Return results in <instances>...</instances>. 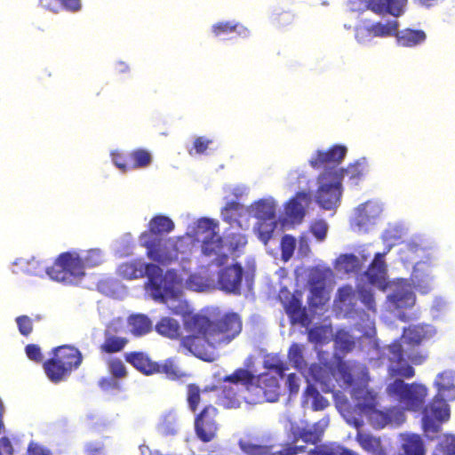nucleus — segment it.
Listing matches in <instances>:
<instances>
[{
  "label": "nucleus",
  "instance_id": "obj_38",
  "mask_svg": "<svg viewBox=\"0 0 455 455\" xmlns=\"http://www.w3.org/2000/svg\"><path fill=\"white\" fill-rule=\"evenodd\" d=\"M388 299L396 308L411 307L415 304V296L409 290H395L388 296Z\"/></svg>",
  "mask_w": 455,
  "mask_h": 455
},
{
  "label": "nucleus",
  "instance_id": "obj_12",
  "mask_svg": "<svg viewBox=\"0 0 455 455\" xmlns=\"http://www.w3.org/2000/svg\"><path fill=\"white\" fill-rule=\"evenodd\" d=\"M446 398L435 395L422 410L425 434L431 439L441 430V425L450 419V406Z\"/></svg>",
  "mask_w": 455,
  "mask_h": 455
},
{
  "label": "nucleus",
  "instance_id": "obj_24",
  "mask_svg": "<svg viewBox=\"0 0 455 455\" xmlns=\"http://www.w3.org/2000/svg\"><path fill=\"white\" fill-rule=\"evenodd\" d=\"M437 395L449 401L455 400V372L445 370L439 373L434 382Z\"/></svg>",
  "mask_w": 455,
  "mask_h": 455
},
{
  "label": "nucleus",
  "instance_id": "obj_10",
  "mask_svg": "<svg viewBox=\"0 0 455 455\" xmlns=\"http://www.w3.org/2000/svg\"><path fill=\"white\" fill-rule=\"evenodd\" d=\"M339 386L344 388L358 387L367 385L370 380L369 371L365 364L354 361L344 360L338 356L334 367L330 368Z\"/></svg>",
  "mask_w": 455,
  "mask_h": 455
},
{
  "label": "nucleus",
  "instance_id": "obj_1",
  "mask_svg": "<svg viewBox=\"0 0 455 455\" xmlns=\"http://www.w3.org/2000/svg\"><path fill=\"white\" fill-rule=\"evenodd\" d=\"M186 335L180 345L190 354L204 362L215 360L214 350L229 345L242 332L243 321L235 312L216 317L195 314L183 321Z\"/></svg>",
  "mask_w": 455,
  "mask_h": 455
},
{
  "label": "nucleus",
  "instance_id": "obj_47",
  "mask_svg": "<svg viewBox=\"0 0 455 455\" xmlns=\"http://www.w3.org/2000/svg\"><path fill=\"white\" fill-rule=\"evenodd\" d=\"M307 455H357L355 452L340 445L327 446L321 445L315 446L312 449Z\"/></svg>",
  "mask_w": 455,
  "mask_h": 455
},
{
  "label": "nucleus",
  "instance_id": "obj_57",
  "mask_svg": "<svg viewBox=\"0 0 455 455\" xmlns=\"http://www.w3.org/2000/svg\"><path fill=\"white\" fill-rule=\"evenodd\" d=\"M114 164L123 172L130 171V155L129 152L123 154L120 152H113L111 154Z\"/></svg>",
  "mask_w": 455,
  "mask_h": 455
},
{
  "label": "nucleus",
  "instance_id": "obj_26",
  "mask_svg": "<svg viewBox=\"0 0 455 455\" xmlns=\"http://www.w3.org/2000/svg\"><path fill=\"white\" fill-rule=\"evenodd\" d=\"M397 45L411 48L424 43L427 39L426 33L421 29L397 28L395 36Z\"/></svg>",
  "mask_w": 455,
  "mask_h": 455
},
{
  "label": "nucleus",
  "instance_id": "obj_23",
  "mask_svg": "<svg viewBox=\"0 0 455 455\" xmlns=\"http://www.w3.org/2000/svg\"><path fill=\"white\" fill-rule=\"evenodd\" d=\"M124 360L145 375L156 374L157 371L156 362L152 361L146 353L140 351L125 353Z\"/></svg>",
  "mask_w": 455,
  "mask_h": 455
},
{
  "label": "nucleus",
  "instance_id": "obj_4",
  "mask_svg": "<svg viewBox=\"0 0 455 455\" xmlns=\"http://www.w3.org/2000/svg\"><path fill=\"white\" fill-rule=\"evenodd\" d=\"M202 394L203 390L197 384L187 385L186 400L189 411L195 413V434L202 443H210L217 438L220 428V411L213 404H205L199 409L203 402Z\"/></svg>",
  "mask_w": 455,
  "mask_h": 455
},
{
  "label": "nucleus",
  "instance_id": "obj_20",
  "mask_svg": "<svg viewBox=\"0 0 455 455\" xmlns=\"http://www.w3.org/2000/svg\"><path fill=\"white\" fill-rule=\"evenodd\" d=\"M311 197L307 192H297L285 205V214L292 223H300L306 215V207Z\"/></svg>",
  "mask_w": 455,
  "mask_h": 455
},
{
  "label": "nucleus",
  "instance_id": "obj_43",
  "mask_svg": "<svg viewBox=\"0 0 455 455\" xmlns=\"http://www.w3.org/2000/svg\"><path fill=\"white\" fill-rule=\"evenodd\" d=\"M288 359L292 366L299 371L307 369V363L303 355V346L298 343H293L290 346L288 350Z\"/></svg>",
  "mask_w": 455,
  "mask_h": 455
},
{
  "label": "nucleus",
  "instance_id": "obj_41",
  "mask_svg": "<svg viewBox=\"0 0 455 455\" xmlns=\"http://www.w3.org/2000/svg\"><path fill=\"white\" fill-rule=\"evenodd\" d=\"M156 329L163 336L176 339L180 336V324L177 320L171 317H163L156 323Z\"/></svg>",
  "mask_w": 455,
  "mask_h": 455
},
{
  "label": "nucleus",
  "instance_id": "obj_64",
  "mask_svg": "<svg viewBox=\"0 0 455 455\" xmlns=\"http://www.w3.org/2000/svg\"><path fill=\"white\" fill-rule=\"evenodd\" d=\"M212 142V140H209L206 137H197L194 140L192 149H190L188 152L190 155H193V150H195L196 154H204Z\"/></svg>",
  "mask_w": 455,
  "mask_h": 455
},
{
  "label": "nucleus",
  "instance_id": "obj_35",
  "mask_svg": "<svg viewBox=\"0 0 455 455\" xmlns=\"http://www.w3.org/2000/svg\"><path fill=\"white\" fill-rule=\"evenodd\" d=\"M156 373H164L171 380H179L188 376L176 363L173 358H168L162 363H156Z\"/></svg>",
  "mask_w": 455,
  "mask_h": 455
},
{
  "label": "nucleus",
  "instance_id": "obj_30",
  "mask_svg": "<svg viewBox=\"0 0 455 455\" xmlns=\"http://www.w3.org/2000/svg\"><path fill=\"white\" fill-rule=\"evenodd\" d=\"M302 398V404L305 406L310 403L314 411H322L329 405L328 400L324 398L312 384L307 386L303 392Z\"/></svg>",
  "mask_w": 455,
  "mask_h": 455
},
{
  "label": "nucleus",
  "instance_id": "obj_16",
  "mask_svg": "<svg viewBox=\"0 0 455 455\" xmlns=\"http://www.w3.org/2000/svg\"><path fill=\"white\" fill-rule=\"evenodd\" d=\"M239 446L247 455H298L305 451V446L291 445L289 443L282 444L279 451H273L274 445H261L247 440H240Z\"/></svg>",
  "mask_w": 455,
  "mask_h": 455
},
{
  "label": "nucleus",
  "instance_id": "obj_18",
  "mask_svg": "<svg viewBox=\"0 0 455 455\" xmlns=\"http://www.w3.org/2000/svg\"><path fill=\"white\" fill-rule=\"evenodd\" d=\"M223 385L219 395V403L225 409H237L243 402L250 403L246 397H251L241 384Z\"/></svg>",
  "mask_w": 455,
  "mask_h": 455
},
{
  "label": "nucleus",
  "instance_id": "obj_27",
  "mask_svg": "<svg viewBox=\"0 0 455 455\" xmlns=\"http://www.w3.org/2000/svg\"><path fill=\"white\" fill-rule=\"evenodd\" d=\"M310 295L308 297V305L310 308H318L325 305L330 299L329 292L323 281H310Z\"/></svg>",
  "mask_w": 455,
  "mask_h": 455
},
{
  "label": "nucleus",
  "instance_id": "obj_5",
  "mask_svg": "<svg viewBox=\"0 0 455 455\" xmlns=\"http://www.w3.org/2000/svg\"><path fill=\"white\" fill-rule=\"evenodd\" d=\"M117 274L125 280L147 276L148 285L155 299H164L171 291V287L166 284L162 268L156 264L144 263L140 259L123 262L117 267Z\"/></svg>",
  "mask_w": 455,
  "mask_h": 455
},
{
  "label": "nucleus",
  "instance_id": "obj_60",
  "mask_svg": "<svg viewBox=\"0 0 455 455\" xmlns=\"http://www.w3.org/2000/svg\"><path fill=\"white\" fill-rule=\"evenodd\" d=\"M358 294L360 300L369 310L376 311L375 299L370 290L361 288L358 290Z\"/></svg>",
  "mask_w": 455,
  "mask_h": 455
},
{
  "label": "nucleus",
  "instance_id": "obj_56",
  "mask_svg": "<svg viewBox=\"0 0 455 455\" xmlns=\"http://www.w3.org/2000/svg\"><path fill=\"white\" fill-rule=\"evenodd\" d=\"M50 267L36 258H32L27 261L26 272L31 275H42L44 272L48 275Z\"/></svg>",
  "mask_w": 455,
  "mask_h": 455
},
{
  "label": "nucleus",
  "instance_id": "obj_36",
  "mask_svg": "<svg viewBox=\"0 0 455 455\" xmlns=\"http://www.w3.org/2000/svg\"><path fill=\"white\" fill-rule=\"evenodd\" d=\"M387 253V251H385L383 253H376L372 262L370 264L366 271V274L368 275L369 280L371 283H374L383 278L384 275H386L387 265L385 263L384 257Z\"/></svg>",
  "mask_w": 455,
  "mask_h": 455
},
{
  "label": "nucleus",
  "instance_id": "obj_49",
  "mask_svg": "<svg viewBox=\"0 0 455 455\" xmlns=\"http://www.w3.org/2000/svg\"><path fill=\"white\" fill-rule=\"evenodd\" d=\"M188 288L196 291H203L210 287V280L198 273L189 275L186 281Z\"/></svg>",
  "mask_w": 455,
  "mask_h": 455
},
{
  "label": "nucleus",
  "instance_id": "obj_2",
  "mask_svg": "<svg viewBox=\"0 0 455 455\" xmlns=\"http://www.w3.org/2000/svg\"><path fill=\"white\" fill-rule=\"evenodd\" d=\"M433 333L429 324H415L404 328L400 339L387 347V376L412 379L415 376L412 365H420L428 357L427 352L419 349V346L429 339Z\"/></svg>",
  "mask_w": 455,
  "mask_h": 455
},
{
  "label": "nucleus",
  "instance_id": "obj_14",
  "mask_svg": "<svg viewBox=\"0 0 455 455\" xmlns=\"http://www.w3.org/2000/svg\"><path fill=\"white\" fill-rule=\"evenodd\" d=\"M124 332V326L121 321L109 322L103 331V340L99 346L100 353L114 355L124 351L129 343V339Z\"/></svg>",
  "mask_w": 455,
  "mask_h": 455
},
{
  "label": "nucleus",
  "instance_id": "obj_53",
  "mask_svg": "<svg viewBox=\"0 0 455 455\" xmlns=\"http://www.w3.org/2000/svg\"><path fill=\"white\" fill-rule=\"evenodd\" d=\"M338 172L340 175V180L347 177L350 180L357 181L363 175V167L359 163L349 164L345 169H339Z\"/></svg>",
  "mask_w": 455,
  "mask_h": 455
},
{
  "label": "nucleus",
  "instance_id": "obj_51",
  "mask_svg": "<svg viewBox=\"0 0 455 455\" xmlns=\"http://www.w3.org/2000/svg\"><path fill=\"white\" fill-rule=\"evenodd\" d=\"M277 226L276 220H260L259 224V238L265 244L271 239Z\"/></svg>",
  "mask_w": 455,
  "mask_h": 455
},
{
  "label": "nucleus",
  "instance_id": "obj_54",
  "mask_svg": "<svg viewBox=\"0 0 455 455\" xmlns=\"http://www.w3.org/2000/svg\"><path fill=\"white\" fill-rule=\"evenodd\" d=\"M242 209L243 205L239 202H228L221 211L222 220L228 223H231L235 220V213Z\"/></svg>",
  "mask_w": 455,
  "mask_h": 455
},
{
  "label": "nucleus",
  "instance_id": "obj_9",
  "mask_svg": "<svg viewBox=\"0 0 455 455\" xmlns=\"http://www.w3.org/2000/svg\"><path fill=\"white\" fill-rule=\"evenodd\" d=\"M197 233L202 234L201 250L203 255L212 258V263L217 267L223 266L228 259L224 251V241L218 232V224L210 219H201Z\"/></svg>",
  "mask_w": 455,
  "mask_h": 455
},
{
  "label": "nucleus",
  "instance_id": "obj_42",
  "mask_svg": "<svg viewBox=\"0 0 455 455\" xmlns=\"http://www.w3.org/2000/svg\"><path fill=\"white\" fill-rule=\"evenodd\" d=\"M399 22L396 20H390L385 23L376 22L371 25V30L374 37L395 36Z\"/></svg>",
  "mask_w": 455,
  "mask_h": 455
},
{
  "label": "nucleus",
  "instance_id": "obj_28",
  "mask_svg": "<svg viewBox=\"0 0 455 455\" xmlns=\"http://www.w3.org/2000/svg\"><path fill=\"white\" fill-rule=\"evenodd\" d=\"M378 213L379 211L376 206L370 203L362 204L356 210L354 223L360 229L366 228L369 225L373 224Z\"/></svg>",
  "mask_w": 455,
  "mask_h": 455
},
{
  "label": "nucleus",
  "instance_id": "obj_44",
  "mask_svg": "<svg viewBox=\"0 0 455 455\" xmlns=\"http://www.w3.org/2000/svg\"><path fill=\"white\" fill-rule=\"evenodd\" d=\"M131 170L140 169L148 166L152 161L151 154L143 148H137L129 152Z\"/></svg>",
  "mask_w": 455,
  "mask_h": 455
},
{
  "label": "nucleus",
  "instance_id": "obj_19",
  "mask_svg": "<svg viewBox=\"0 0 455 455\" xmlns=\"http://www.w3.org/2000/svg\"><path fill=\"white\" fill-rule=\"evenodd\" d=\"M351 397L355 403V408L361 416L372 411L378 407V394L370 389L367 385H362L351 389Z\"/></svg>",
  "mask_w": 455,
  "mask_h": 455
},
{
  "label": "nucleus",
  "instance_id": "obj_13",
  "mask_svg": "<svg viewBox=\"0 0 455 455\" xmlns=\"http://www.w3.org/2000/svg\"><path fill=\"white\" fill-rule=\"evenodd\" d=\"M315 200L325 210L337 206L341 197L340 175L336 171L323 172L318 178Z\"/></svg>",
  "mask_w": 455,
  "mask_h": 455
},
{
  "label": "nucleus",
  "instance_id": "obj_8",
  "mask_svg": "<svg viewBox=\"0 0 455 455\" xmlns=\"http://www.w3.org/2000/svg\"><path fill=\"white\" fill-rule=\"evenodd\" d=\"M140 243L146 248L148 258L163 266L177 261L180 254L189 251V244L182 236L147 238Z\"/></svg>",
  "mask_w": 455,
  "mask_h": 455
},
{
  "label": "nucleus",
  "instance_id": "obj_31",
  "mask_svg": "<svg viewBox=\"0 0 455 455\" xmlns=\"http://www.w3.org/2000/svg\"><path fill=\"white\" fill-rule=\"evenodd\" d=\"M401 455H425V446L420 435L408 434L402 438Z\"/></svg>",
  "mask_w": 455,
  "mask_h": 455
},
{
  "label": "nucleus",
  "instance_id": "obj_62",
  "mask_svg": "<svg viewBox=\"0 0 455 455\" xmlns=\"http://www.w3.org/2000/svg\"><path fill=\"white\" fill-rule=\"evenodd\" d=\"M19 331L23 336H28L33 331L32 320L28 315H20L16 318Z\"/></svg>",
  "mask_w": 455,
  "mask_h": 455
},
{
  "label": "nucleus",
  "instance_id": "obj_40",
  "mask_svg": "<svg viewBox=\"0 0 455 455\" xmlns=\"http://www.w3.org/2000/svg\"><path fill=\"white\" fill-rule=\"evenodd\" d=\"M254 216L259 220L275 219V204L269 200H259L252 207Z\"/></svg>",
  "mask_w": 455,
  "mask_h": 455
},
{
  "label": "nucleus",
  "instance_id": "obj_50",
  "mask_svg": "<svg viewBox=\"0 0 455 455\" xmlns=\"http://www.w3.org/2000/svg\"><path fill=\"white\" fill-rule=\"evenodd\" d=\"M337 264L346 273H351L358 269L359 259L354 254H342L338 258Z\"/></svg>",
  "mask_w": 455,
  "mask_h": 455
},
{
  "label": "nucleus",
  "instance_id": "obj_11",
  "mask_svg": "<svg viewBox=\"0 0 455 455\" xmlns=\"http://www.w3.org/2000/svg\"><path fill=\"white\" fill-rule=\"evenodd\" d=\"M48 275L55 281L74 283L84 275V265L77 254L62 252L48 269Z\"/></svg>",
  "mask_w": 455,
  "mask_h": 455
},
{
  "label": "nucleus",
  "instance_id": "obj_29",
  "mask_svg": "<svg viewBox=\"0 0 455 455\" xmlns=\"http://www.w3.org/2000/svg\"><path fill=\"white\" fill-rule=\"evenodd\" d=\"M355 440L365 451L371 455H387L386 450L379 437L358 432Z\"/></svg>",
  "mask_w": 455,
  "mask_h": 455
},
{
  "label": "nucleus",
  "instance_id": "obj_59",
  "mask_svg": "<svg viewBox=\"0 0 455 455\" xmlns=\"http://www.w3.org/2000/svg\"><path fill=\"white\" fill-rule=\"evenodd\" d=\"M328 230L327 223L323 220H317L310 226V231L318 241H323Z\"/></svg>",
  "mask_w": 455,
  "mask_h": 455
},
{
  "label": "nucleus",
  "instance_id": "obj_15",
  "mask_svg": "<svg viewBox=\"0 0 455 455\" xmlns=\"http://www.w3.org/2000/svg\"><path fill=\"white\" fill-rule=\"evenodd\" d=\"M346 154L347 148L345 146L334 145L325 151H316L309 164L315 169L324 168V172H339L337 166L342 162Z\"/></svg>",
  "mask_w": 455,
  "mask_h": 455
},
{
  "label": "nucleus",
  "instance_id": "obj_39",
  "mask_svg": "<svg viewBox=\"0 0 455 455\" xmlns=\"http://www.w3.org/2000/svg\"><path fill=\"white\" fill-rule=\"evenodd\" d=\"M333 341L337 350L342 353H349L355 347V339L349 331L339 329L336 331Z\"/></svg>",
  "mask_w": 455,
  "mask_h": 455
},
{
  "label": "nucleus",
  "instance_id": "obj_17",
  "mask_svg": "<svg viewBox=\"0 0 455 455\" xmlns=\"http://www.w3.org/2000/svg\"><path fill=\"white\" fill-rule=\"evenodd\" d=\"M243 275V268L240 264L228 266L219 272L217 283L226 292L240 294Z\"/></svg>",
  "mask_w": 455,
  "mask_h": 455
},
{
  "label": "nucleus",
  "instance_id": "obj_22",
  "mask_svg": "<svg viewBox=\"0 0 455 455\" xmlns=\"http://www.w3.org/2000/svg\"><path fill=\"white\" fill-rule=\"evenodd\" d=\"M280 298L291 323H304L307 320L306 308L302 307L299 299L289 292L285 299H283L282 295Z\"/></svg>",
  "mask_w": 455,
  "mask_h": 455
},
{
  "label": "nucleus",
  "instance_id": "obj_33",
  "mask_svg": "<svg viewBox=\"0 0 455 455\" xmlns=\"http://www.w3.org/2000/svg\"><path fill=\"white\" fill-rule=\"evenodd\" d=\"M128 324L131 328V332L136 337L146 335L152 330L151 320L142 314L130 315L128 317Z\"/></svg>",
  "mask_w": 455,
  "mask_h": 455
},
{
  "label": "nucleus",
  "instance_id": "obj_6",
  "mask_svg": "<svg viewBox=\"0 0 455 455\" xmlns=\"http://www.w3.org/2000/svg\"><path fill=\"white\" fill-rule=\"evenodd\" d=\"M52 355L51 358L44 362L43 368L47 378L54 384L65 381L83 362L79 349L69 345L54 347Z\"/></svg>",
  "mask_w": 455,
  "mask_h": 455
},
{
  "label": "nucleus",
  "instance_id": "obj_32",
  "mask_svg": "<svg viewBox=\"0 0 455 455\" xmlns=\"http://www.w3.org/2000/svg\"><path fill=\"white\" fill-rule=\"evenodd\" d=\"M212 31L215 36H222L230 33H236L238 36L246 37L249 35L247 28L238 22L220 21L212 25Z\"/></svg>",
  "mask_w": 455,
  "mask_h": 455
},
{
  "label": "nucleus",
  "instance_id": "obj_46",
  "mask_svg": "<svg viewBox=\"0 0 455 455\" xmlns=\"http://www.w3.org/2000/svg\"><path fill=\"white\" fill-rule=\"evenodd\" d=\"M364 416L376 429H381L392 421L390 414L379 410L378 407H375L372 411L367 412Z\"/></svg>",
  "mask_w": 455,
  "mask_h": 455
},
{
  "label": "nucleus",
  "instance_id": "obj_25",
  "mask_svg": "<svg viewBox=\"0 0 455 455\" xmlns=\"http://www.w3.org/2000/svg\"><path fill=\"white\" fill-rule=\"evenodd\" d=\"M406 2L407 0H369L368 7L377 14L387 12L398 17L403 13Z\"/></svg>",
  "mask_w": 455,
  "mask_h": 455
},
{
  "label": "nucleus",
  "instance_id": "obj_3",
  "mask_svg": "<svg viewBox=\"0 0 455 455\" xmlns=\"http://www.w3.org/2000/svg\"><path fill=\"white\" fill-rule=\"evenodd\" d=\"M224 383L241 384L251 397H246L251 404L275 402L280 395L278 379L267 372L254 375L244 368H237L231 374L223 377Z\"/></svg>",
  "mask_w": 455,
  "mask_h": 455
},
{
  "label": "nucleus",
  "instance_id": "obj_45",
  "mask_svg": "<svg viewBox=\"0 0 455 455\" xmlns=\"http://www.w3.org/2000/svg\"><path fill=\"white\" fill-rule=\"evenodd\" d=\"M264 368L275 372L283 379L288 370V364L278 355H269L264 360Z\"/></svg>",
  "mask_w": 455,
  "mask_h": 455
},
{
  "label": "nucleus",
  "instance_id": "obj_52",
  "mask_svg": "<svg viewBox=\"0 0 455 455\" xmlns=\"http://www.w3.org/2000/svg\"><path fill=\"white\" fill-rule=\"evenodd\" d=\"M295 248L296 239L290 235H284L281 240L282 259L288 261L292 257Z\"/></svg>",
  "mask_w": 455,
  "mask_h": 455
},
{
  "label": "nucleus",
  "instance_id": "obj_7",
  "mask_svg": "<svg viewBox=\"0 0 455 455\" xmlns=\"http://www.w3.org/2000/svg\"><path fill=\"white\" fill-rule=\"evenodd\" d=\"M393 379L386 387L388 396L396 401L403 410L420 411L428 395V388L418 382L406 383L405 378L389 377Z\"/></svg>",
  "mask_w": 455,
  "mask_h": 455
},
{
  "label": "nucleus",
  "instance_id": "obj_21",
  "mask_svg": "<svg viewBox=\"0 0 455 455\" xmlns=\"http://www.w3.org/2000/svg\"><path fill=\"white\" fill-rule=\"evenodd\" d=\"M173 229L174 223L169 217L155 216L148 222V229L140 235V241L145 242L147 238H162L161 235L168 234Z\"/></svg>",
  "mask_w": 455,
  "mask_h": 455
},
{
  "label": "nucleus",
  "instance_id": "obj_61",
  "mask_svg": "<svg viewBox=\"0 0 455 455\" xmlns=\"http://www.w3.org/2000/svg\"><path fill=\"white\" fill-rule=\"evenodd\" d=\"M439 446L446 455H455V435H445L439 443Z\"/></svg>",
  "mask_w": 455,
  "mask_h": 455
},
{
  "label": "nucleus",
  "instance_id": "obj_63",
  "mask_svg": "<svg viewBox=\"0 0 455 455\" xmlns=\"http://www.w3.org/2000/svg\"><path fill=\"white\" fill-rule=\"evenodd\" d=\"M25 352L28 358L35 363H40L43 362L44 356L41 348L38 345L28 344L25 347Z\"/></svg>",
  "mask_w": 455,
  "mask_h": 455
},
{
  "label": "nucleus",
  "instance_id": "obj_48",
  "mask_svg": "<svg viewBox=\"0 0 455 455\" xmlns=\"http://www.w3.org/2000/svg\"><path fill=\"white\" fill-rule=\"evenodd\" d=\"M308 368L309 375L316 381L321 384H326L325 379L328 377L327 375V367L325 364H321L317 363H312ZM324 392H331L332 388L329 386H326L325 388H323Z\"/></svg>",
  "mask_w": 455,
  "mask_h": 455
},
{
  "label": "nucleus",
  "instance_id": "obj_58",
  "mask_svg": "<svg viewBox=\"0 0 455 455\" xmlns=\"http://www.w3.org/2000/svg\"><path fill=\"white\" fill-rule=\"evenodd\" d=\"M307 339L311 343L322 344L326 339V329L324 326H315L308 330Z\"/></svg>",
  "mask_w": 455,
  "mask_h": 455
},
{
  "label": "nucleus",
  "instance_id": "obj_55",
  "mask_svg": "<svg viewBox=\"0 0 455 455\" xmlns=\"http://www.w3.org/2000/svg\"><path fill=\"white\" fill-rule=\"evenodd\" d=\"M108 371L115 379H123L127 375L124 363L119 358H112L108 363Z\"/></svg>",
  "mask_w": 455,
  "mask_h": 455
},
{
  "label": "nucleus",
  "instance_id": "obj_34",
  "mask_svg": "<svg viewBox=\"0 0 455 455\" xmlns=\"http://www.w3.org/2000/svg\"><path fill=\"white\" fill-rule=\"evenodd\" d=\"M323 430H318L317 424H314L310 427H298L293 431L292 443H296L299 440H302L307 443L316 444L320 442Z\"/></svg>",
  "mask_w": 455,
  "mask_h": 455
},
{
  "label": "nucleus",
  "instance_id": "obj_37",
  "mask_svg": "<svg viewBox=\"0 0 455 455\" xmlns=\"http://www.w3.org/2000/svg\"><path fill=\"white\" fill-rule=\"evenodd\" d=\"M224 241V250L233 253L243 248L247 243L246 236L239 231L228 230L222 237Z\"/></svg>",
  "mask_w": 455,
  "mask_h": 455
}]
</instances>
